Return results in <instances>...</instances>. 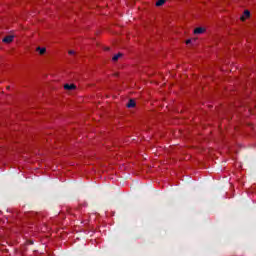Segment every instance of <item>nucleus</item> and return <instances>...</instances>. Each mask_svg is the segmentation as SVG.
Masks as SVG:
<instances>
[{
  "label": "nucleus",
  "instance_id": "1",
  "mask_svg": "<svg viewBox=\"0 0 256 256\" xmlns=\"http://www.w3.org/2000/svg\"><path fill=\"white\" fill-rule=\"evenodd\" d=\"M13 39H15V36L8 35L2 39L3 43H13Z\"/></svg>",
  "mask_w": 256,
  "mask_h": 256
},
{
  "label": "nucleus",
  "instance_id": "2",
  "mask_svg": "<svg viewBox=\"0 0 256 256\" xmlns=\"http://www.w3.org/2000/svg\"><path fill=\"white\" fill-rule=\"evenodd\" d=\"M204 31H205V28L198 27V28L194 29V35H201V34H203Z\"/></svg>",
  "mask_w": 256,
  "mask_h": 256
},
{
  "label": "nucleus",
  "instance_id": "3",
  "mask_svg": "<svg viewBox=\"0 0 256 256\" xmlns=\"http://www.w3.org/2000/svg\"><path fill=\"white\" fill-rule=\"evenodd\" d=\"M247 17H251V12H249V10L244 11V16H241V21H245Z\"/></svg>",
  "mask_w": 256,
  "mask_h": 256
},
{
  "label": "nucleus",
  "instance_id": "4",
  "mask_svg": "<svg viewBox=\"0 0 256 256\" xmlns=\"http://www.w3.org/2000/svg\"><path fill=\"white\" fill-rule=\"evenodd\" d=\"M64 89H66V91H73V89H75V85L74 84H65Z\"/></svg>",
  "mask_w": 256,
  "mask_h": 256
},
{
  "label": "nucleus",
  "instance_id": "5",
  "mask_svg": "<svg viewBox=\"0 0 256 256\" xmlns=\"http://www.w3.org/2000/svg\"><path fill=\"white\" fill-rule=\"evenodd\" d=\"M135 105H136L135 100L130 99L127 104V107H128V109H133V107H135Z\"/></svg>",
  "mask_w": 256,
  "mask_h": 256
},
{
  "label": "nucleus",
  "instance_id": "6",
  "mask_svg": "<svg viewBox=\"0 0 256 256\" xmlns=\"http://www.w3.org/2000/svg\"><path fill=\"white\" fill-rule=\"evenodd\" d=\"M36 51H38L40 55H45V53L47 52V49L46 48L37 47Z\"/></svg>",
  "mask_w": 256,
  "mask_h": 256
},
{
  "label": "nucleus",
  "instance_id": "7",
  "mask_svg": "<svg viewBox=\"0 0 256 256\" xmlns=\"http://www.w3.org/2000/svg\"><path fill=\"white\" fill-rule=\"evenodd\" d=\"M123 57L122 53H118L112 57V61H119V58Z\"/></svg>",
  "mask_w": 256,
  "mask_h": 256
},
{
  "label": "nucleus",
  "instance_id": "8",
  "mask_svg": "<svg viewBox=\"0 0 256 256\" xmlns=\"http://www.w3.org/2000/svg\"><path fill=\"white\" fill-rule=\"evenodd\" d=\"M162 5H165V0H158L156 2V7H161Z\"/></svg>",
  "mask_w": 256,
  "mask_h": 256
},
{
  "label": "nucleus",
  "instance_id": "9",
  "mask_svg": "<svg viewBox=\"0 0 256 256\" xmlns=\"http://www.w3.org/2000/svg\"><path fill=\"white\" fill-rule=\"evenodd\" d=\"M68 54H69V55H75V51L69 50V51H68Z\"/></svg>",
  "mask_w": 256,
  "mask_h": 256
},
{
  "label": "nucleus",
  "instance_id": "10",
  "mask_svg": "<svg viewBox=\"0 0 256 256\" xmlns=\"http://www.w3.org/2000/svg\"><path fill=\"white\" fill-rule=\"evenodd\" d=\"M186 45H191V39L186 41Z\"/></svg>",
  "mask_w": 256,
  "mask_h": 256
},
{
  "label": "nucleus",
  "instance_id": "11",
  "mask_svg": "<svg viewBox=\"0 0 256 256\" xmlns=\"http://www.w3.org/2000/svg\"><path fill=\"white\" fill-rule=\"evenodd\" d=\"M30 245H33V241H30Z\"/></svg>",
  "mask_w": 256,
  "mask_h": 256
},
{
  "label": "nucleus",
  "instance_id": "12",
  "mask_svg": "<svg viewBox=\"0 0 256 256\" xmlns=\"http://www.w3.org/2000/svg\"><path fill=\"white\" fill-rule=\"evenodd\" d=\"M106 51H109V48H106Z\"/></svg>",
  "mask_w": 256,
  "mask_h": 256
}]
</instances>
